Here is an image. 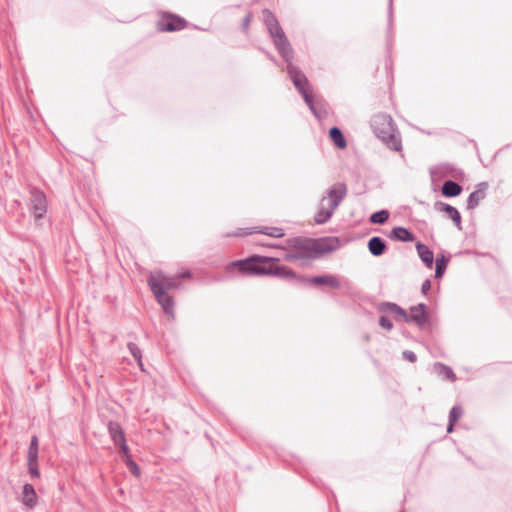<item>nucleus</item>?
<instances>
[{
	"label": "nucleus",
	"mask_w": 512,
	"mask_h": 512,
	"mask_svg": "<svg viewBox=\"0 0 512 512\" xmlns=\"http://www.w3.org/2000/svg\"><path fill=\"white\" fill-rule=\"evenodd\" d=\"M371 128L374 134L391 150L401 151L402 142L400 134L392 117L385 113H378L371 119Z\"/></svg>",
	"instance_id": "f257e3e1"
},
{
	"label": "nucleus",
	"mask_w": 512,
	"mask_h": 512,
	"mask_svg": "<svg viewBox=\"0 0 512 512\" xmlns=\"http://www.w3.org/2000/svg\"><path fill=\"white\" fill-rule=\"evenodd\" d=\"M178 279L176 276H166L161 272L151 274L148 278V284L158 303L162 306L166 314H173L174 303L168 295V290L178 287Z\"/></svg>",
	"instance_id": "f03ea898"
},
{
	"label": "nucleus",
	"mask_w": 512,
	"mask_h": 512,
	"mask_svg": "<svg viewBox=\"0 0 512 512\" xmlns=\"http://www.w3.org/2000/svg\"><path fill=\"white\" fill-rule=\"evenodd\" d=\"M347 194V188L344 183H336L330 187L326 196L319 202L318 211L314 216L317 224L326 223L333 215L335 209L339 206Z\"/></svg>",
	"instance_id": "7ed1b4c3"
},
{
	"label": "nucleus",
	"mask_w": 512,
	"mask_h": 512,
	"mask_svg": "<svg viewBox=\"0 0 512 512\" xmlns=\"http://www.w3.org/2000/svg\"><path fill=\"white\" fill-rule=\"evenodd\" d=\"M286 247L288 249H293L297 254H299L302 261L315 259L332 250V247H330L324 240L304 237L287 239Z\"/></svg>",
	"instance_id": "20e7f679"
},
{
	"label": "nucleus",
	"mask_w": 512,
	"mask_h": 512,
	"mask_svg": "<svg viewBox=\"0 0 512 512\" xmlns=\"http://www.w3.org/2000/svg\"><path fill=\"white\" fill-rule=\"evenodd\" d=\"M278 261L277 258L255 255L248 259L233 262L229 267H237L239 271L248 275H269L270 264Z\"/></svg>",
	"instance_id": "39448f33"
},
{
	"label": "nucleus",
	"mask_w": 512,
	"mask_h": 512,
	"mask_svg": "<svg viewBox=\"0 0 512 512\" xmlns=\"http://www.w3.org/2000/svg\"><path fill=\"white\" fill-rule=\"evenodd\" d=\"M293 58L289 60H285L287 63V72L290 76L291 81L293 82L295 88L302 95L304 101L308 104L311 111L316 114V110L314 108L312 96L308 92V79L306 76L300 71L297 67H295L292 63Z\"/></svg>",
	"instance_id": "423d86ee"
},
{
	"label": "nucleus",
	"mask_w": 512,
	"mask_h": 512,
	"mask_svg": "<svg viewBox=\"0 0 512 512\" xmlns=\"http://www.w3.org/2000/svg\"><path fill=\"white\" fill-rule=\"evenodd\" d=\"M267 30L283 59L289 60L290 58H293L292 47L279 22L273 26L268 27Z\"/></svg>",
	"instance_id": "0eeeda50"
},
{
	"label": "nucleus",
	"mask_w": 512,
	"mask_h": 512,
	"mask_svg": "<svg viewBox=\"0 0 512 512\" xmlns=\"http://www.w3.org/2000/svg\"><path fill=\"white\" fill-rule=\"evenodd\" d=\"M31 212L36 221L42 219L47 212V199L46 195L37 188H32L31 191Z\"/></svg>",
	"instance_id": "6e6552de"
},
{
	"label": "nucleus",
	"mask_w": 512,
	"mask_h": 512,
	"mask_svg": "<svg viewBox=\"0 0 512 512\" xmlns=\"http://www.w3.org/2000/svg\"><path fill=\"white\" fill-rule=\"evenodd\" d=\"M406 322H414L420 328L424 327L428 322V314L425 304H418L416 306H412L410 308V313L408 314V319Z\"/></svg>",
	"instance_id": "1a4fd4ad"
},
{
	"label": "nucleus",
	"mask_w": 512,
	"mask_h": 512,
	"mask_svg": "<svg viewBox=\"0 0 512 512\" xmlns=\"http://www.w3.org/2000/svg\"><path fill=\"white\" fill-rule=\"evenodd\" d=\"M269 275L285 278V279H294L299 282H306L307 279L303 276L297 275L292 269L287 266H278L275 265V262L270 264V273Z\"/></svg>",
	"instance_id": "9d476101"
},
{
	"label": "nucleus",
	"mask_w": 512,
	"mask_h": 512,
	"mask_svg": "<svg viewBox=\"0 0 512 512\" xmlns=\"http://www.w3.org/2000/svg\"><path fill=\"white\" fill-rule=\"evenodd\" d=\"M434 208L436 211L446 213L447 216L455 223V225L461 229V215L455 207L451 206L450 204L437 201L434 204Z\"/></svg>",
	"instance_id": "9b49d317"
},
{
	"label": "nucleus",
	"mask_w": 512,
	"mask_h": 512,
	"mask_svg": "<svg viewBox=\"0 0 512 512\" xmlns=\"http://www.w3.org/2000/svg\"><path fill=\"white\" fill-rule=\"evenodd\" d=\"M185 20L174 15H169L167 18L160 21L159 26L162 31H177L185 27Z\"/></svg>",
	"instance_id": "f8f14e48"
},
{
	"label": "nucleus",
	"mask_w": 512,
	"mask_h": 512,
	"mask_svg": "<svg viewBox=\"0 0 512 512\" xmlns=\"http://www.w3.org/2000/svg\"><path fill=\"white\" fill-rule=\"evenodd\" d=\"M486 188H487V184L482 182L478 185V189L473 191L468 199H467V208L468 209H474L476 206H478V204L480 203L481 200H483L485 198V191H486Z\"/></svg>",
	"instance_id": "ddd939ff"
},
{
	"label": "nucleus",
	"mask_w": 512,
	"mask_h": 512,
	"mask_svg": "<svg viewBox=\"0 0 512 512\" xmlns=\"http://www.w3.org/2000/svg\"><path fill=\"white\" fill-rule=\"evenodd\" d=\"M108 432L115 445H119L126 440L124 430L118 422L110 421L108 423Z\"/></svg>",
	"instance_id": "4468645a"
},
{
	"label": "nucleus",
	"mask_w": 512,
	"mask_h": 512,
	"mask_svg": "<svg viewBox=\"0 0 512 512\" xmlns=\"http://www.w3.org/2000/svg\"><path fill=\"white\" fill-rule=\"evenodd\" d=\"M22 502L25 506L33 508L37 503V495L31 484H25L22 491Z\"/></svg>",
	"instance_id": "2eb2a0df"
},
{
	"label": "nucleus",
	"mask_w": 512,
	"mask_h": 512,
	"mask_svg": "<svg viewBox=\"0 0 512 512\" xmlns=\"http://www.w3.org/2000/svg\"><path fill=\"white\" fill-rule=\"evenodd\" d=\"M386 248L385 241L378 236H374L368 241V249L373 256H381L384 254Z\"/></svg>",
	"instance_id": "dca6fc26"
},
{
	"label": "nucleus",
	"mask_w": 512,
	"mask_h": 512,
	"mask_svg": "<svg viewBox=\"0 0 512 512\" xmlns=\"http://www.w3.org/2000/svg\"><path fill=\"white\" fill-rule=\"evenodd\" d=\"M416 250L422 262L428 268H432L434 261V254L432 250H430L425 244L420 242L416 244Z\"/></svg>",
	"instance_id": "f3484780"
},
{
	"label": "nucleus",
	"mask_w": 512,
	"mask_h": 512,
	"mask_svg": "<svg viewBox=\"0 0 512 512\" xmlns=\"http://www.w3.org/2000/svg\"><path fill=\"white\" fill-rule=\"evenodd\" d=\"M389 237L402 242H412L414 240V235L408 229L401 226L393 228Z\"/></svg>",
	"instance_id": "a211bd4d"
},
{
	"label": "nucleus",
	"mask_w": 512,
	"mask_h": 512,
	"mask_svg": "<svg viewBox=\"0 0 512 512\" xmlns=\"http://www.w3.org/2000/svg\"><path fill=\"white\" fill-rule=\"evenodd\" d=\"M306 282H310L316 285H329L330 287L334 289L340 288V282L336 276L333 275H322V276H315L311 278L310 280L307 279Z\"/></svg>",
	"instance_id": "6ab92c4d"
},
{
	"label": "nucleus",
	"mask_w": 512,
	"mask_h": 512,
	"mask_svg": "<svg viewBox=\"0 0 512 512\" xmlns=\"http://www.w3.org/2000/svg\"><path fill=\"white\" fill-rule=\"evenodd\" d=\"M441 191L445 197H456L461 193L462 187L452 180H447L443 183Z\"/></svg>",
	"instance_id": "aec40b11"
},
{
	"label": "nucleus",
	"mask_w": 512,
	"mask_h": 512,
	"mask_svg": "<svg viewBox=\"0 0 512 512\" xmlns=\"http://www.w3.org/2000/svg\"><path fill=\"white\" fill-rule=\"evenodd\" d=\"M434 369L437 372V374L441 376L443 379H447L452 382L456 380V376L449 366H446L445 364L442 363H436L434 365Z\"/></svg>",
	"instance_id": "412c9836"
},
{
	"label": "nucleus",
	"mask_w": 512,
	"mask_h": 512,
	"mask_svg": "<svg viewBox=\"0 0 512 512\" xmlns=\"http://www.w3.org/2000/svg\"><path fill=\"white\" fill-rule=\"evenodd\" d=\"M329 136L338 148L346 147L345 138L338 127H332L329 131Z\"/></svg>",
	"instance_id": "4be33fe9"
},
{
	"label": "nucleus",
	"mask_w": 512,
	"mask_h": 512,
	"mask_svg": "<svg viewBox=\"0 0 512 512\" xmlns=\"http://www.w3.org/2000/svg\"><path fill=\"white\" fill-rule=\"evenodd\" d=\"M254 232L265 234L274 238H280L284 236V232L282 228L279 227H263L257 230H254ZM253 231H249L246 234H251Z\"/></svg>",
	"instance_id": "5701e85b"
},
{
	"label": "nucleus",
	"mask_w": 512,
	"mask_h": 512,
	"mask_svg": "<svg viewBox=\"0 0 512 512\" xmlns=\"http://www.w3.org/2000/svg\"><path fill=\"white\" fill-rule=\"evenodd\" d=\"M382 307L384 310H387V311L395 314L396 316L403 318L404 321H406V319H408V313L395 303H389V302L384 303Z\"/></svg>",
	"instance_id": "b1692460"
},
{
	"label": "nucleus",
	"mask_w": 512,
	"mask_h": 512,
	"mask_svg": "<svg viewBox=\"0 0 512 512\" xmlns=\"http://www.w3.org/2000/svg\"><path fill=\"white\" fill-rule=\"evenodd\" d=\"M38 460V438L37 436H33L31 438V442L28 449V459L27 461H36Z\"/></svg>",
	"instance_id": "393cba45"
},
{
	"label": "nucleus",
	"mask_w": 512,
	"mask_h": 512,
	"mask_svg": "<svg viewBox=\"0 0 512 512\" xmlns=\"http://www.w3.org/2000/svg\"><path fill=\"white\" fill-rule=\"evenodd\" d=\"M388 218L389 212L387 210H380L370 216V222L374 224H384Z\"/></svg>",
	"instance_id": "a878e982"
},
{
	"label": "nucleus",
	"mask_w": 512,
	"mask_h": 512,
	"mask_svg": "<svg viewBox=\"0 0 512 512\" xmlns=\"http://www.w3.org/2000/svg\"><path fill=\"white\" fill-rule=\"evenodd\" d=\"M447 263H448V260L445 259L444 255H441V257L436 258V270H435L436 278L442 277V275L445 272Z\"/></svg>",
	"instance_id": "bb28decb"
},
{
	"label": "nucleus",
	"mask_w": 512,
	"mask_h": 512,
	"mask_svg": "<svg viewBox=\"0 0 512 512\" xmlns=\"http://www.w3.org/2000/svg\"><path fill=\"white\" fill-rule=\"evenodd\" d=\"M262 13H263L264 23L267 28L278 23L277 18L270 10L264 9Z\"/></svg>",
	"instance_id": "cd10ccee"
},
{
	"label": "nucleus",
	"mask_w": 512,
	"mask_h": 512,
	"mask_svg": "<svg viewBox=\"0 0 512 512\" xmlns=\"http://www.w3.org/2000/svg\"><path fill=\"white\" fill-rule=\"evenodd\" d=\"M128 349L130 353L133 355V357L138 361L139 365H142L141 359H142V353L139 347L132 342L128 343Z\"/></svg>",
	"instance_id": "c85d7f7f"
},
{
	"label": "nucleus",
	"mask_w": 512,
	"mask_h": 512,
	"mask_svg": "<svg viewBox=\"0 0 512 512\" xmlns=\"http://www.w3.org/2000/svg\"><path fill=\"white\" fill-rule=\"evenodd\" d=\"M462 416V408L453 406L449 413V422H456Z\"/></svg>",
	"instance_id": "c756f323"
},
{
	"label": "nucleus",
	"mask_w": 512,
	"mask_h": 512,
	"mask_svg": "<svg viewBox=\"0 0 512 512\" xmlns=\"http://www.w3.org/2000/svg\"><path fill=\"white\" fill-rule=\"evenodd\" d=\"M28 464V470L32 477L39 478L40 477V471L38 469V460L36 461H27Z\"/></svg>",
	"instance_id": "7c9ffc66"
},
{
	"label": "nucleus",
	"mask_w": 512,
	"mask_h": 512,
	"mask_svg": "<svg viewBox=\"0 0 512 512\" xmlns=\"http://www.w3.org/2000/svg\"><path fill=\"white\" fill-rule=\"evenodd\" d=\"M283 259L288 262H294L298 260L302 261L301 256H299V254H297L293 249H289V251L284 255Z\"/></svg>",
	"instance_id": "2f4dec72"
},
{
	"label": "nucleus",
	"mask_w": 512,
	"mask_h": 512,
	"mask_svg": "<svg viewBox=\"0 0 512 512\" xmlns=\"http://www.w3.org/2000/svg\"><path fill=\"white\" fill-rule=\"evenodd\" d=\"M120 447V452L125 460L131 459L130 449L126 443V440L118 445Z\"/></svg>",
	"instance_id": "473e14b6"
},
{
	"label": "nucleus",
	"mask_w": 512,
	"mask_h": 512,
	"mask_svg": "<svg viewBox=\"0 0 512 512\" xmlns=\"http://www.w3.org/2000/svg\"><path fill=\"white\" fill-rule=\"evenodd\" d=\"M125 463L128 466V468L132 474H134L135 476H139L140 469H139L138 465L132 460V458L125 460Z\"/></svg>",
	"instance_id": "72a5a7b5"
},
{
	"label": "nucleus",
	"mask_w": 512,
	"mask_h": 512,
	"mask_svg": "<svg viewBox=\"0 0 512 512\" xmlns=\"http://www.w3.org/2000/svg\"><path fill=\"white\" fill-rule=\"evenodd\" d=\"M379 325L386 329V330H391L392 327H393V324L392 322L390 321V319L386 316H381L380 319H379Z\"/></svg>",
	"instance_id": "f704fd0d"
},
{
	"label": "nucleus",
	"mask_w": 512,
	"mask_h": 512,
	"mask_svg": "<svg viewBox=\"0 0 512 512\" xmlns=\"http://www.w3.org/2000/svg\"><path fill=\"white\" fill-rule=\"evenodd\" d=\"M402 355H403V357H404L406 360H408V361H410V362H412V363H413V362H415V361L417 360V356H416V354H415L414 352H412V351L405 350V351H403Z\"/></svg>",
	"instance_id": "c9c22d12"
},
{
	"label": "nucleus",
	"mask_w": 512,
	"mask_h": 512,
	"mask_svg": "<svg viewBox=\"0 0 512 512\" xmlns=\"http://www.w3.org/2000/svg\"><path fill=\"white\" fill-rule=\"evenodd\" d=\"M430 288H431V282L429 279H427L422 283L421 291L423 294H426L430 290Z\"/></svg>",
	"instance_id": "e433bc0d"
},
{
	"label": "nucleus",
	"mask_w": 512,
	"mask_h": 512,
	"mask_svg": "<svg viewBox=\"0 0 512 512\" xmlns=\"http://www.w3.org/2000/svg\"><path fill=\"white\" fill-rule=\"evenodd\" d=\"M249 23H250V16L248 15V16L245 17L244 22H243L244 29L248 28Z\"/></svg>",
	"instance_id": "4c0bfd02"
},
{
	"label": "nucleus",
	"mask_w": 512,
	"mask_h": 512,
	"mask_svg": "<svg viewBox=\"0 0 512 512\" xmlns=\"http://www.w3.org/2000/svg\"><path fill=\"white\" fill-rule=\"evenodd\" d=\"M190 276H191V273L189 271H186V272H184L182 274L177 275L176 277H177V279H179V278H182V277H190Z\"/></svg>",
	"instance_id": "58836bf2"
},
{
	"label": "nucleus",
	"mask_w": 512,
	"mask_h": 512,
	"mask_svg": "<svg viewBox=\"0 0 512 512\" xmlns=\"http://www.w3.org/2000/svg\"><path fill=\"white\" fill-rule=\"evenodd\" d=\"M454 422H449V425H448V428H447V432H451L453 430V426H454Z\"/></svg>",
	"instance_id": "ea45409f"
},
{
	"label": "nucleus",
	"mask_w": 512,
	"mask_h": 512,
	"mask_svg": "<svg viewBox=\"0 0 512 512\" xmlns=\"http://www.w3.org/2000/svg\"><path fill=\"white\" fill-rule=\"evenodd\" d=\"M241 235H243V234L242 233H235V234H233V236H241Z\"/></svg>",
	"instance_id": "a19ab883"
}]
</instances>
